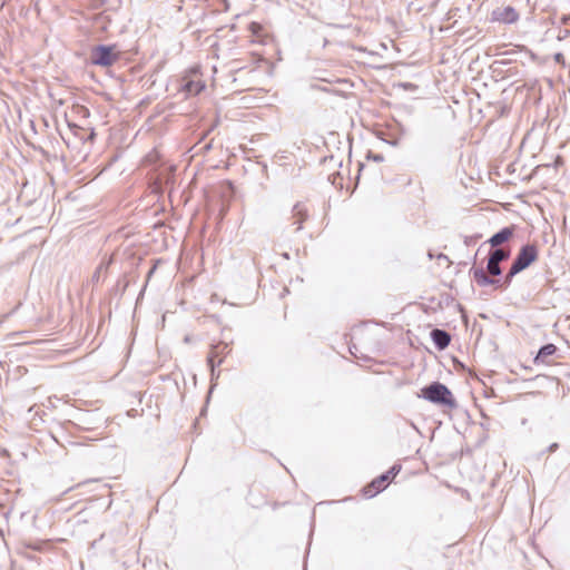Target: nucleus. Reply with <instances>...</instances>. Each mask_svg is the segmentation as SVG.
Here are the masks:
<instances>
[{
    "label": "nucleus",
    "instance_id": "f257e3e1",
    "mask_svg": "<svg viewBox=\"0 0 570 570\" xmlns=\"http://www.w3.org/2000/svg\"><path fill=\"white\" fill-rule=\"evenodd\" d=\"M121 58V51L116 43L95 46L90 50V63L100 67H111Z\"/></svg>",
    "mask_w": 570,
    "mask_h": 570
},
{
    "label": "nucleus",
    "instance_id": "f03ea898",
    "mask_svg": "<svg viewBox=\"0 0 570 570\" xmlns=\"http://www.w3.org/2000/svg\"><path fill=\"white\" fill-rule=\"evenodd\" d=\"M420 397H423L432 403L454 407L455 400L452 392L443 384L434 382L423 389H421Z\"/></svg>",
    "mask_w": 570,
    "mask_h": 570
},
{
    "label": "nucleus",
    "instance_id": "7ed1b4c3",
    "mask_svg": "<svg viewBox=\"0 0 570 570\" xmlns=\"http://www.w3.org/2000/svg\"><path fill=\"white\" fill-rule=\"evenodd\" d=\"M538 247L533 244L524 245L520 248L508 275L507 282H510L514 275L529 267L538 259Z\"/></svg>",
    "mask_w": 570,
    "mask_h": 570
},
{
    "label": "nucleus",
    "instance_id": "20e7f679",
    "mask_svg": "<svg viewBox=\"0 0 570 570\" xmlns=\"http://www.w3.org/2000/svg\"><path fill=\"white\" fill-rule=\"evenodd\" d=\"M401 471V465H393L387 472L375 478L362 489V495L366 499L374 498L385 490Z\"/></svg>",
    "mask_w": 570,
    "mask_h": 570
},
{
    "label": "nucleus",
    "instance_id": "39448f33",
    "mask_svg": "<svg viewBox=\"0 0 570 570\" xmlns=\"http://www.w3.org/2000/svg\"><path fill=\"white\" fill-rule=\"evenodd\" d=\"M230 347L225 342H218L216 344H213L209 348V352L207 354V363L214 372L216 366H219L224 358L229 354Z\"/></svg>",
    "mask_w": 570,
    "mask_h": 570
},
{
    "label": "nucleus",
    "instance_id": "423d86ee",
    "mask_svg": "<svg viewBox=\"0 0 570 570\" xmlns=\"http://www.w3.org/2000/svg\"><path fill=\"white\" fill-rule=\"evenodd\" d=\"M519 12L511 6L498 7L491 12V21L500 23H515Z\"/></svg>",
    "mask_w": 570,
    "mask_h": 570
},
{
    "label": "nucleus",
    "instance_id": "0eeeda50",
    "mask_svg": "<svg viewBox=\"0 0 570 570\" xmlns=\"http://www.w3.org/2000/svg\"><path fill=\"white\" fill-rule=\"evenodd\" d=\"M184 81V90L190 95H198L205 87L202 75L197 70L188 72Z\"/></svg>",
    "mask_w": 570,
    "mask_h": 570
},
{
    "label": "nucleus",
    "instance_id": "6e6552de",
    "mask_svg": "<svg viewBox=\"0 0 570 570\" xmlns=\"http://www.w3.org/2000/svg\"><path fill=\"white\" fill-rule=\"evenodd\" d=\"M514 230L515 228L513 226H510V227H505L503 229H501L499 233L494 234L489 240L488 243L492 246V247H498L500 246L501 244L510 240L513 235H514Z\"/></svg>",
    "mask_w": 570,
    "mask_h": 570
},
{
    "label": "nucleus",
    "instance_id": "1a4fd4ad",
    "mask_svg": "<svg viewBox=\"0 0 570 570\" xmlns=\"http://www.w3.org/2000/svg\"><path fill=\"white\" fill-rule=\"evenodd\" d=\"M431 337H432L434 344L440 350H444L445 347H448L451 342L450 335L445 331L438 330V328L432 331Z\"/></svg>",
    "mask_w": 570,
    "mask_h": 570
},
{
    "label": "nucleus",
    "instance_id": "9d476101",
    "mask_svg": "<svg viewBox=\"0 0 570 570\" xmlns=\"http://www.w3.org/2000/svg\"><path fill=\"white\" fill-rule=\"evenodd\" d=\"M306 218H307L306 209L302 205L294 206L293 219H294V224L297 225L296 230H299L302 228V225Z\"/></svg>",
    "mask_w": 570,
    "mask_h": 570
},
{
    "label": "nucleus",
    "instance_id": "9b49d317",
    "mask_svg": "<svg viewBox=\"0 0 570 570\" xmlns=\"http://www.w3.org/2000/svg\"><path fill=\"white\" fill-rule=\"evenodd\" d=\"M557 352V346L554 344H547L542 346L534 358L535 363H546V358L552 356Z\"/></svg>",
    "mask_w": 570,
    "mask_h": 570
},
{
    "label": "nucleus",
    "instance_id": "f8f14e48",
    "mask_svg": "<svg viewBox=\"0 0 570 570\" xmlns=\"http://www.w3.org/2000/svg\"><path fill=\"white\" fill-rule=\"evenodd\" d=\"M509 255H510L509 250L498 248L490 254V258L495 261L497 263H500V262L507 259L509 257Z\"/></svg>",
    "mask_w": 570,
    "mask_h": 570
},
{
    "label": "nucleus",
    "instance_id": "ddd939ff",
    "mask_svg": "<svg viewBox=\"0 0 570 570\" xmlns=\"http://www.w3.org/2000/svg\"><path fill=\"white\" fill-rule=\"evenodd\" d=\"M500 263H497L495 261L491 259L489 257V262H488V272L489 274L493 275V276H498L501 274V268L499 266Z\"/></svg>",
    "mask_w": 570,
    "mask_h": 570
},
{
    "label": "nucleus",
    "instance_id": "4468645a",
    "mask_svg": "<svg viewBox=\"0 0 570 570\" xmlns=\"http://www.w3.org/2000/svg\"><path fill=\"white\" fill-rule=\"evenodd\" d=\"M261 28H262V27H261V24H259V23H257V22H252V23L249 24V29H250V31H252V32H254V33H257V32L261 30Z\"/></svg>",
    "mask_w": 570,
    "mask_h": 570
},
{
    "label": "nucleus",
    "instance_id": "2eb2a0df",
    "mask_svg": "<svg viewBox=\"0 0 570 570\" xmlns=\"http://www.w3.org/2000/svg\"><path fill=\"white\" fill-rule=\"evenodd\" d=\"M481 278H482V281H483L484 283H488V282H489V281H488V277H487L484 274H481Z\"/></svg>",
    "mask_w": 570,
    "mask_h": 570
}]
</instances>
